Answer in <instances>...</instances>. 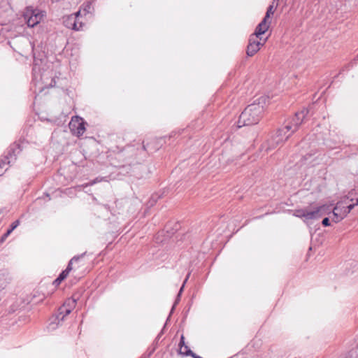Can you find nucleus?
Returning a JSON list of instances; mask_svg holds the SVG:
<instances>
[{
  "mask_svg": "<svg viewBox=\"0 0 358 358\" xmlns=\"http://www.w3.org/2000/svg\"><path fill=\"white\" fill-rule=\"evenodd\" d=\"M10 234H11L10 231L7 230V231L4 234H3L2 236L1 237V239H0L1 242L5 241V240L8 237V236Z\"/></svg>",
  "mask_w": 358,
  "mask_h": 358,
  "instance_id": "b1692460",
  "label": "nucleus"
},
{
  "mask_svg": "<svg viewBox=\"0 0 358 358\" xmlns=\"http://www.w3.org/2000/svg\"><path fill=\"white\" fill-rule=\"evenodd\" d=\"M20 224V221L19 220H15V222H13L11 224H10V228L8 229V231H10V233L15 229L17 227V226Z\"/></svg>",
  "mask_w": 358,
  "mask_h": 358,
  "instance_id": "4be33fe9",
  "label": "nucleus"
},
{
  "mask_svg": "<svg viewBox=\"0 0 358 358\" xmlns=\"http://www.w3.org/2000/svg\"><path fill=\"white\" fill-rule=\"evenodd\" d=\"M275 0H273V2H272V4H271L268 7L266 13V15H265L264 19H266V20H268V19L270 18L271 15L274 13L275 8L278 6V3H276L275 5Z\"/></svg>",
  "mask_w": 358,
  "mask_h": 358,
  "instance_id": "4468645a",
  "label": "nucleus"
},
{
  "mask_svg": "<svg viewBox=\"0 0 358 358\" xmlns=\"http://www.w3.org/2000/svg\"><path fill=\"white\" fill-rule=\"evenodd\" d=\"M333 217H332V221L337 223V222H339L340 221H341L343 219H344L346 215H345V213H339V212H336V210L335 208H334L333 209Z\"/></svg>",
  "mask_w": 358,
  "mask_h": 358,
  "instance_id": "2eb2a0df",
  "label": "nucleus"
},
{
  "mask_svg": "<svg viewBox=\"0 0 358 358\" xmlns=\"http://www.w3.org/2000/svg\"><path fill=\"white\" fill-rule=\"evenodd\" d=\"M143 149L144 150H146V147H145V145H143Z\"/></svg>",
  "mask_w": 358,
  "mask_h": 358,
  "instance_id": "c85d7f7f",
  "label": "nucleus"
},
{
  "mask_svg": "<svg viewBox=\"0 0 358 358\" xmlns=\"http://www.w3.org/2000/svg\"><path fill=\"white\" fill-rule=\"evenodd\" d=\"M83 256V255H81L80 256H78V257H73L71 260L70 262H69V264L66 267V268L59 275V278L60 279H62V280H64L67 276L69 274L70 271L73 269V267H72V264L74 263V262H78L80 258H82Z\"/></svg>",
  "mask_w": 358,
  "mask_h": 358,
  "instance_id": "ddd939ff",
  "label": "nucleus"
},
{
  "mask_svg": "<svg viewBox=\"0 0 358 358\" xmlns=\"http://www.w3.org/2000/svg\"><path fill=\"white\" fill-rule=\"evenodd\" d=\"M9 164L8 156L4 157L3 159L0 160V169L3 168L6 164ZM2 175V173H0V176Z\"/></svg>",
  "mask_w": 358,
  "mask_h": 358,
  "instance_id": "412c9836",
  "label": "nucleus"
},
{
  "mask_svg": "<svg viewBox=\"0 0 358 358\" xmlns=\"http://www.w3.org/2000/svg\"><path fill=\"white\" fill-rule=\"evenodd\" d=\"M45 15L44 11L28 6L24 11L23 17L28 27H34L40 23Z\"/></svg>",
  "mask_w": 358,
  "mask_h": 358,
  "instance_id": "f03ea898",
  "label": "nucleus"
},
{
  "mask_svg": "<svg viewBox=\"0 0 358 358\" xmlns=\"http://www.w3.org/2000/svg\"><path fill=\"white\" fill-rule=\"evenodd\" d=\"M9 164L8 156L4 157L3 159L0 160V169L3 168L6 164ZM2 175V173H0V176Z\"/></svg>",
  "mask_w": 358,
  "mask_h": 358,
  "instance_id": "aec40b11",
  "label": "nucleus"
},
{
  "mask_svg": "<svg viewBox=\"0 0 358 358\" xmlns=\"http://www.w3.org/2000/svg\"><path fill=\"white\" fill-rule=\"evenodd\" d=\"M255 36L251 35L249 38V43L247 47L246 54L249 57L255 55L264 43H261Z\"/></svg>",
  "mask_w": 358,
  "mask_h": 358,
  "instance_id": "1a4fd4ad",
  "label": "nucleus"
},
{
  "mask_svg": "<svg viewBox=\"0 0 358 358\" xmlns=\"http://www.w3.org/2000/svg\"><path fill=\"white\" fill-rule=\"evenodd\" d=\"M189 275H190V273H189L187 275V276H186V278H185V280H184V282H183V284H182V287H180V291H179L178 294V299H179V298H180V294H181V293H182V290H183V288H184V287H185V283H186V282L187 281V280H188V278H189Z\"/></svg>",
  "mask_w": 358,
  "mask_h": 358,
  "instance_id": "5701e85b",
  "label": "nucleus"
},
{
  "mask_svg": "<svg viewBox=\"0 0 358 358\" xmlns=\"http://www.w3.org/2000/svg\"><path fill=\"white\" fill-rule=\"evenodd\" d=\"M80 14V11H78L75 14L70 15L65 17L64 20V26L75 31L81 30L83 26V23L80 22L79 25H77V17H79Z\"/></svg>",
  "mask_w": 358,
  "mask_h": 358,
  "instance_id": "0eeeda50",
  "label": "nucleus"
},
{
  "mask_svg": "<svg viewBox=\"0 0 358 358\" xmlns=\"http://www.w3.org/2000/svg\"><path fill=\"white\" fill-rule=\"evenodd\" d=\"M80 22L79 21L78 17H77V25H79V23H80Z\"/></svg>",
  "mask_w": 358,
  "mask_h": 358,
  "instance_id": "cd10ccee",
  "label": "nucleus"
},
{
  "mask_svg": "<svg viewBox=\"0 0 358 358\" xmlns=\"http://www.w3.org/2000/svg\"><path fill=\"white\" fill-rule=\"evenodd\" d=\"M269 103L266 96H262L252 103L248 105L239 116L238 127L257 124L262 117L263 113Z\"/></svg>",
  "mask_w": 358,
  "mask_h": 358,
  "instance_id": "f257e3e1",
  "label": "nucleus"
},
{
  "mask_svg": "<svg viewBox=\"0 0 358 358\" xmlns=\"http://www.w3.org/2000/svg\"><path fill=\"white\" fill-rule=\"evenodd\" d=\"M76 305V299H75L74 298H69L66 300V301L64 303L62 306L66 308L67 309H69L70 311L71 312L72 310L75 308Z\"/></svg>",
  "mask_w": 358,
  "mask_h": 358,
  "instance_id": "dca6fc26",
  "label": "nucleus"
},
{
  "mask_svg": "<svg viewBox=\"0 0 358 358\" xmlns=\"http://www.w3.org/2000/svg\"><path fill=\"white\" fill-rule=\"evenodd\" d=\"M350 200H347V204H345V211L347 212V215L351 211L352 208H354L355 206L358 205V198L356 199L355 203H350Z\"/></svg>",
  "mask_w": 358,
  "mask_h": 358,
  "instance_id": "f3484780",
  "label": "nucleus"
},
{
  "mask_svg": "<svg viewBox=\"0 0 358 358\" xmlns=\"http://www.w3.org/2000/svg\"><path fill=\"white\" fill-rule=\"evenodd\" d=\"M9 164L8 156L4 157L3 159L0 160V169L3 168L6 164ZM2 175V173H0V176Z\"/></svg>",
  "mask_w": 358,
  "mask_h": 358,
  "instance_id": "6ab92c4d",
  "label": "nucleus"
},
{
  "mask_svg": "<svg viewBox=\"0 0 358 358\" xmlns=\"http://www.w3.org/2000/svg\"><path fill=\"white\" fill-rule=\"evenodd\" d=\"M294 132L291 127L285 124L276 131L275 136L268 141V149H273L275 147L284 143Z\"/></svg>",
  "mask_w": 358,
  "mask_h": 358,
  "instance_id": "7ed1b4c3",
  "label": "nucleus"
},
{
  "mask_svg": "<svg viewBox=\"0 0 358 358\" xmlns=\"http://www.w3.org/2000/svg\"><path fill=\"white\" fill-rule=\"evenodd\" d=\"M270 23L271 22L268 20L263 19L256 27L255 33L252 35L259 38V36L264 34L268 29Z\"/></svg>",
  "mask_w": 358,
  "mask_h": 358,
  "instance_id": "9b49d317",
  "label": "nucleus"
},
{
  "mask_svg": "<svg viewBox=\"0 0 358 358\" xmlns=\"http://www.w3.org/2000/svg\"><path fill=\"white\" fill-rule=\"evenodd\" d=\"M136 155L135 148L129 146L127 148H124L122 150L119 152L117 154V158L120 160L123 159L124 158H127V159L134 157V156Z\"/></svg>",
  "mask_w": 358,
  "mask_h": 358,
  "instance_id": "f8f14e48",
  "label": "nucleus"
},
{
  "mask_svg": "<svg viewBox=\"0 0 358 358\" xmlns=\"http://www.w3.org/2000/svg\"><path fill=\"white\" fill-rule=\"evenodd\" d=\"M69 126L71 133L76 136H82L85 131V122L80 117H73Z\"/></svg>",
  "mask_w": 358,
  "mask_h": 358,
  "instance_id": "39448f33",
  "label": "nucleus"
},
{
  "mask_svg": "<svg viewBox=\"0 0 358 358\" xmlns=\"http://www.w3.org/2000/svg\"><path fill=\"white\" fill-rule=\"evenodd\" d=\"M308 113V110L307 108H303L302 110L296 113L292 120L286 124L289 126L291 127V130L294 132L296 131Z\"/></svg>",
  "mask_w": 358,
  "mask_h": 358,
  "instance_id": "423d86ee",
  "label": "nucleus"
},
{
  "mask_svg": "<svg viewBox=\"0 0 358 358\" xmlns=\"http://www.w3.org/2000/svg\"><path fill=\"white\" fill-rule=\"evenodd\" d=\"M71 312L64 306H62L59 310L57 315L52 318V321L50 323L48 328L50 329H55L60 322L64 320L66 315H69Z\"/></svg>",
  "mask_w": 358,
  "mask_h": 358,
  "instance_id": "6e6552de",
  "label": "nucleus"
},
{
  "mask_svg": "<svg viewBox=\"0 0 358 358\" xmlns=\"http://www.w3.org/2000/svg\"><path fill=\"white\" fill-rule=\"evenodd\" d=\"M322 224L325 227H327V226H329L330 225V223H329V220L328 217H325L323 219L322 222Z\"/></svg>",
  "mask_w": 358,
  "mask_h": 358,
  "instance_id": "393cba45",
  "label": "nucleus"
},
{
  "mask_svg": "<svg viewBox=\"0 0 358 358\" xmlns=\"http://www.w3.org/2000/svg\"><path fill=\"white\" fill-rule=\"evenodd\" d=\"M327 208V206L323 205L317 207L313 210H309L308 209H299L295 211L294 215L299 217H304L306 220H315L325 214Z\"/></svg>",
  "mask_w": 358,
  "mask_h": 358,
  "instance_id": "20e7f679",
  "label": "nucleus"
},
{
  "mask_svg": "<svg viewBox=\"0 0 358 358\" xmlns=\"http://www.w3.org/2000/svg\"><path fill=\"white\" fill-rule=\"evenodd\" d=\"M63 280L57 277L53 282V285L55 286H58Z\"/></svg>",
  "mask_w": 358,
  "mask_h": 358,
  "instance_id": "a878e982",
  "label": "nucleus"
},
{
  "mask_svg": "<svg viewBox=\"0 0 358 358\" xmlns=\"http://www.w3.org/2000/svg\"><path fill=\"white\" fill-rule=\"evenodd\" d=\"M352 195H353V192H350L346 197H345L342 200L338 201L336 203V205L334 207L336 212H339V213L345 212V215L347 216V212L345 211V210H346L345 204H347V200H350L351 202L353 201L354 199L352 197Z\"/></svg>",
  "mask_w": 358,
  "mask_h": 358,
  "instance_id": "9d476101",
  "label": "nucleus"
},
{
  "mask_svg": "<svg viewBox=\"0 0 358 358\" xmlns=\"http://www.w3.org/2000/svg\"><path fill=\"white\" fill-rule=\"evenodd\" d=\"M356 59H358V55L356 56Z\"/></svg>",
  "mask_w": 358,
  "mask_h": 358,
  "instance_id": "c756f323",
  "label": "nucleus"
},
{
  "mask_svg": "<svg viewBox=\"0 0 358 358\" xmlns=\"http://www.w3.org/2000/svg\"><path fill=\"white\" fill-rule=\"evenodd\" d=\"M96 182V180H94V181L91 182L90 183V185H94Z\"/></svg>",
  "mask_w": 358,
  "mask_h": 358,
  "instance_id": "bb28decb",
  "label": "nucleus"
},
{
  "mask_svg": "<svg viewBox=\"0 0 358 358\" xmlns=\"http://www.w3.org/2000/svg\"><path fill=\"white\" fill-rule=\"evenodd\" d=\"M179 345H180V351L182 353V349L184 348L185 351L187 350H189L188 348V347L187 345H185V341H184V336H182L181 338H180V343H179Z\"/></svg>",
  "mask_w": 358,
  "mask_h": 358,
  "instance_id": "a211bd4d",
  "label": "nucleus"
}]
</instances>
